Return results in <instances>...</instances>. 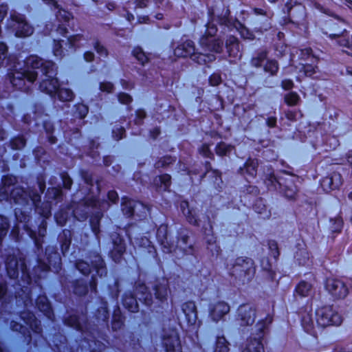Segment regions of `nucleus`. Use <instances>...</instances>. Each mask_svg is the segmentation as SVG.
Returning a JSON list of instances; mask_svg holds the SVG:
<instances>
[{
  "instance_id": "5701e85b",
  "label": "nucleus",
  "mask_w": 352,
  "mask_h": 352,
  "mask_svg": "<svg viewBox=\"0 0 352 352\" xmlns=\"http://www.w3.org/2000/svg\"><path fill=\"white\" fill-rule=\"evenodd\" d=\"M111 239L113 244L111 256L116 262H120V260L126 250L124 240L120 237V234L117 233L112 234Z\"/></svg>"
},
{
  "instance_id": "f03ea898",
  "label": "nucleus",
  "mask_w": 352,
  "mask_h": 352,
  "mask_svg": "<svg viewBox=\"0 0 352 352\" xmlns=\"http://www.w3.org/2000/svg\"><path fill=\"white\" fill-rule=\"evenodd\" d=\"M6 267L8 276L12 279L18 277L19 271L21 280L16 284L15 299L17 306H22L27 309L32 307L31 298L32 277L28 272L22 254L19 250L9 249L7 250Z\"/></svg>"
},
{
  "instance_id": "09e8293b",
  "label": "nucleus",
  "mask_w": 352,
  "mask_h": 352,
  "mask_svg": "<svg viewBox=\"0 0 352 352\" xmlns=\"http://www.w3.org/2000/svg\"><path fill=\"white\" fill-rule=\"evenodd\" d=\"M267 53L266 51H261L257 54L255 57L251 60V65L255 67H260L263 65V62L266 60Z\"/></svg>"
},
{
  "instance_id": "c03bdc74",
  "label": "nucleus",
  "mask_w": 352,
  "mask_h": 352,
  "mask_svg": "<svg viewBox=\"0 0 352 352\" xmlns=\"http://www.w3.org/2000/svg\"><path fill=\"white\" fill-rule=\"evenodd\" d=\"M284 101L288 106H296L300 101V96L295 91H290L284 96Z\"/></svg>"
},
{
  "instance_id": "9b49d317",
  "label": "nucleus",
  "mask_w": 352,
  "mask_h": 352,
  "mask_svg": "<svg viewBox=\"0 0 352 352\" xmlns=\"http://www.w3.org/2000/svg\"><path fill=\"white\" fill-rule=\"evenodd\" d=\"M316 322L321 327L340 326L343 322V316L336 307L325 305L319 307L316 311Z\"/></svg>"
},
{
  "instance_id": "37998d69",
  "label": "nucleus",
  "mask_w": 352,
  "mask_h": 352,
  "mask_svg": "<svg viewBox=\"0 0 352 352\" xmlns=\"http://www.w3.org/2000/svg\"><path fill=\"white\" fill-rule=\"evenodd\" d=\"M74 292L78 296H84L88 292V286L82 280H78L74 283Z\"/></svg>"
},
{
  "instance_id": "473e14b6",
  "label": "nucleus",
  "mask_w": 352,
  "mask_h": 352,
  "mask_svg": "<svg viewBox=\"0 0 352 352\" xmlns=\"http://www.w3.org/2000/svg\"><path fill=\"white\" fill-rule=\"evenodd\" d=\"M180 239H178L177 244L175 245L174 249L173 251H175V249L179 248L184 252V253L186 254H192V246L191 245H188V236L186 234H183L182 232L180 234Z\"/></svg>"
},
{
  "instance_id": "052dcab7",
  "label": "nucleus",
  "mask_w": 352,
  "mask_h": 352,
  "mask_svg": "<svg viewBox=\"0 0 352 352\" xmlns=\"http://www.w3.org/2000/svg\"><path fill=\"white\" fill-rule=\"evenodd\" d=\"M53 53L58 58H62L63 57L64 53L61 41L54 40Z\"/></svg>"
},
{
  "instance_id": "bb28decb",
  "label": "nucleus",
  "mask_w": 352,
  "mask_h": 352,
  "mask_svg": "<svg viewBox=\"0 0 352 352\" xmlns=\"http://www.w3.org/2000/svg\"><path fill=\"white\" fill-rule=\"evenodd\" d=\"M182 311L189 325H195L197 321V310L193 301H188L182 305Z\"/></svg>"
},
{
  "instance_id": "9d476101",
  "label": "nucleus",
  "mask_w": 352,
  "mask_h": 352,
  "mask_svg": "<svg viewBox=\"0 0 352 352\" xmlns=\"http://www.w3.org/2000/svg\"><path fill=\"white\" fill-rule=\"evenodd\" d=\"M19 318L23 321L25 326L12 320L10 322V327L12 331H19L23 335H25L28 332L29 340L32 339L30 331L37 335L41 334L42 331L41 322L29 310L21 312Z\"/></svg>"
},
{
  "instance_id": "72a5a7b5",
  "label": "nucleus",
  "mask_w": 352,
  "mask_h": 352,
  "mask_svg": "<svg viewBox=\"0 0 352 352\" xmlns=\"http://www.w3.org/2000/svg\"><path fill=\"white\" fill-rule=\"evenodd\" d=\"M210 233H206L205 240L208 244V249L212 252V254H218L220 251V248L216 243V237L213 234L212 225H210Z\"/></svg>"
},
{
  "instance_id": "cd10ccee",
  "label": "nucleus",
  "mask_w": 352,
  "mask_h": 352,
  "mask_svg": "<svg viewBox=\"0 0 352 352\" xmlns=\"http://www.w3.org/2000/svg\"><path fill=\"white\" fill-rule=\"evenodd\" d=\"M38 309L42 312L50 320H54V313L47 298L41 295L38 297L36 301Z\"/></svg>"
},
{
  "instance_id": "680f3d73",
  "label": "nucleus",
  "mask_w": 352,
  "mask_h": 352,
  "mask_svg": "<svg viewBox=\"0 0 352 352\" xmlns=\"http://www.w3.org/2000/svg\"><path fill=\"white\" fill-rule=\"evenodd\" d=\"M300 64L302 65V69H303L305 74L307 76H311L316 73V69H318L316 66L314 65V63H312L311 62V63L306 62Z\"/></svg>"
},
{
  "instance_id": "f3484780",
  "label": "nucleus",
  "mask_w": 352,
  "mask_h": 352,
  "mask_svg": "<svg viewBox=\"0 0 352 352\" xmlns=\"http://www.w3.org/2000/svg\"><path fill=\"white\" fill-rule=\"evenodd\" d=\"M162 344L166 352H182L180 339L175 329L164 331Z\"/></svg>"
},
{
  "instance_id": "b1692460",
  "label": "nucleus",
  "mask_w": 352,
  "mask_h": 352,
  "mask_svg": "<svg viewBox=\"0 0 352 352\" xmlns=\"http://www.w3.org/2000/svg\"><path fill=\"white\" fill-rule=\"evenodd\" d=\"M329 36L332 39H337L340 46L346 47L352 51V36L351 41H350L345 29L331 30Z\"/></svg>"
},
{
  "instance_id": "4be33fe9",
  "label": "nucleus",
  "mask_w": 352,
  "mask_h": 352,
  "mask_svg": "<svg viewBox=\"0 0 352 352\" xmlns=\"http://www.w3.org/2000/svg\"><path fill=\"white\" fill-rule=\"evenodd\" d=\"M226 47L230 58H233L231 62H236L240 60L242 56V52L237 38L233 36H230L226 41Z\"/></svg>"
},
{
  "instance_id": "5fc2aeb1",
  "label": "nucleus",
  "mask_w": 352,
  "mask_h": 352,
  "mask_svg": "<svg viewBox=\"0 0 352 352\" xmlns=\"http://www.w3.org/2000/svg\"><path fill=\"white\" fill-rule=\"evenodd\" d=\"M175 159L171 156L167 155L160 158L155 164L156 168H166L173 164Z\"/></svg>"
},
{
  "instance_id": "774afa93",
  "label": "nucleus",
  "mask_w": 352,
  "mask_h": 352,
  "mask_svg": "<svg viewBox=\"0 0 352 352\" xmlns=\"http://www.w3.org/2000/svg\"><path fill=\"white\" fill-rule=\"evenodd\" d=\"M94 47L95 50L99 55L104 57H107L108 56L107 50L102 45H101L99 41H96L94 43Z\"/></svg>"
},
{
  "instance_id": "2eb2a0df",
  "label": "nucleus",
  "mask_w": 352,
  "mask_h": 352,
  "mask_svg": "<svg viewBox=\"0 0 352 352\" xmlns=\"http://www.w3.org/2000/svg\"><path fill=\"white\" fill-rule=\"evenodd\" d=\"M12 28L17 37H27L32 34L34 28L26 21L25 16L14 12L10 14Z\"/></svg>"
},
{
  "instance_id": "c9c22d12",
  "label": "nucleus",
  "mask_w": 352,
  "mask_h": 352,
  "mask_svg": "<svg viewBox=\"0 0 352 352\" xmlns=\"http://www.w3.org/2000/svg\"><path fill=\"white\" fill-rule=\"evenodd\" d=\"M191 59L199 65H206L213 62L216 59V56L212 54H202L195 52L193 55H192Z\"/></svg>"
},
{
  "instance_id": "412c9836",
  "label": "nucleus",
  "mask_w": 352,
  "mask_h": 352,
  "mask_svg": "<svg viewBox=\"0 0 352 352\" xmlns=\"http://www.w3.org/2000/svg\"><path fill=\"white\" fill-rule=\"evenodd\" d=\"M342 184V175L337 172H333L321 180L320 185L325 192L338 189Z\"/></svg>"
},
{
  "instance_id": "c756f323",
  "label": "nucleus",
  "mask_w": 352,
  "mask_h": 352,
  "mask_svg": "<svg viewBox=\"0 0 352 352\" xmlns=\"http://www.w3.org/2000/svg\"><path fill=\"white\" fill-rule=\"evenodd\" d=\"M153 184L159 192L168 191L171 184V177L168 174H163L156 177Z\"/></svg>"
},
{
  "instance_id": "f257e3e1",
  "label": "nucleus",
  "mask_w": 352,
  "mask_h": 352,
  "mask_svg": "<svg viewBox=\"0 0 352 352\" xmlns=\"http://www.w3.org/2000/svg\"><path fill=\"white\" fill-rule=\"evenodd\" d=\"M27 67L23 72L17 71V66L15 63L10 66V69L13 72L8 74L10 83L16 89L23 92H29L36 80L39 70L41 74V81L39 83V89L50 96H58V98L63 102H69L74 98V94L67 88H60L58 78L56 77V67L52 61L44 60L38 56L31 55L25 60Z\"/></svg>"
},
{
  "instance_id": "4d7b16f0",
  "label": "nucleus",
  "mask_w": 352,
  "mask_h": 352,
  "mask_svg": "<svg viewBox=\"0 0 352 352\" xmlns=\"http://www.w3.org/2000/svg\"><path fill=\"white\" fill-rule=\"evenodd\" d=\"M26 141L23 137H16L10 141L11 148L14 150H20L25 146Z\"/></svg>"
},
{
  "instance_id": "6e6d98bb",
  "label": "nucleus",
  "mask_w": 352,
  "mask_h": 352,
  "mask_svg": "<svg viewBox=\"0 0 352 352\" xmlns=\"http://www.w3.org/2000/svg\"><path fill=\"white\" fill-rule=\"evenodd\" d=\"M296 258L299 265H305L309 263V254L306 250H300L296 253Z\"/></svg>"
},
{
  "instance_id": "69168bd1",
  "label": "nucleus",
  "mask_w": 352,
  "mask_h": 352,
  "mask_svg": "<svg viewBox=\"0 0 352 352\" xmlns=\"http://www.w3.org/2000/svg\"><path fill=\"white\" fill-rule=\"evenodd\" d=\"M66 338L63 335H56L54 337L53 342L58 351H60L62 345L66 343Z\"/></svg>"
},
{
  "instance_id": "338daca9",
  "label": "nucleus",
  "mask_w": 352,
  "mask_h": 352,
  "mask_svg": "<svg viewBox=\"0 0 352 352\" xmlns=\"http://www.w3.org/2000/svg\"><path fill=\"white\" fill-rule=\"evenodd\" d=\"M49 198L59 199L62 197V190L58 188H51L47 190Z\"/></svg>"
},
{
  "instance_id": "ddd939ff",
  "label": "nucleus",
  "mask_w": 352,
  "mask_h": 352,
  "mask_svg": "<svg viewBox=\"0 0 352 352\" xmlns=\"http://www.w3.org/2000/svg\"><path fill=\"white\" fill-rule=\"evenodd\" d=\"M85 204L87 207H91L92 208L100 210L99 212H97L96 216L92 217L90 220L91 230L95 234L96 238L99 240L98 234L100 233V219L102 216V211L107 210L110 205L107 201L98 200L94 196L87 199Z\"/></svg>"
},
{
  "instance_id": "ea45409f",
  "label": "nucleus",
  "mask_w": 352,
  "mask_h": 352,
  "mask_svg": "<svg viewBox=\"0 0 352 352\" xmlns=\"http://www.w3.org/2000/svg\"><path fill=\"white\" fill-rule=\"evenodd\" d=\"M311 285L306 281L302 280L300 282L299 284L296 286V292L301 297H307L311 294Z\"/></svg>"
},
{
  "instance_id": "39448f33",
  "label": "nucleus",
  "mask_w": 352,
  "mask_h": 352,
  "mask_svg": "<svg viewBox=\"0 0 352 352\" xmlns=\"http://www.w3.org/2000/svg\"><path fill=\"white\" fill-rule=\"evenodd\" d=\"M230 276L234 278L236 283L245 285L250 283L256 274V265L251 258L239 256L227 264Z\"/></svg>"
},
{
  "instance_id": "49530a36",
  "label": "nucleus",
  "mask_w": 352,
  "mask_h": 352,
  "mask_svg": "<svg viewBox=\"0 0 352 352\" xmlns=\"http://www.w3.org/2000/svg\"><path fill=\"white\" fill-rule=\"evenodd\" d=\"M264 71L269 73L271 76H274L278 71V64L275 60H267L263 65Z\"/></svg>"
},
{
  "instance_id": "4468645a",
  "label": "nucleus",
  "mask_w": 352,
  "mask_h": 352,
  "mask_svg": "<svg viewBox=\"0 0 352 352\" xmlns=\"http://www.w3.org/2000/svg\"><path fill=\"white\" fill-rule=\"evenodd\" d=\"M270 190H280L283 192L285 196L289 199H293L297 194V187L292 181H288L283 186L281 182L278 179L274 173H270L265 181Z\"/></svg>"
},
{
  "instance_id": "7ed1b4c3",
  "label": "nucleus",
  "mask_w": 352,
  "mask_h": 352,
  "mask_svg": "<svg viewBox=\"0 0 352 352\" xmlns=\"http://www.w3.org/2000/svg\"><path fill=\"white\" fill-rule=\"evenodd\" d=\"M96 320L98 322L96 327H92L89 323H87L85 314L80 316L73 314L65 320V324L69 327L81 331L84 335V339L89 345V349L92 348V344L96 346L99 351L101 350V344H103L99 340H106L104 336L101 333L98 326L107 327V320L109 318V311L107 309V302L101 301L100 306L95 314ZM91 352H96L94 349H90Z\"/></svg>"
},
{
  "instance_id": "423d86ee",
  "label": "nucleus",
  "mask_w": 352,
  "mask_h": 352,
  "mask_svg": "<svg viewBox=\"0 0 352 352\" xmlns=\"http://www.w3.org/2000/svg\"><path fill=\"white\" fill-rule=\"evenodd\" d=\"M16 182V177L11 175H6L2 178V186L0 187V201L10 198L15 204L20 205L28 204L30 201H31L33 204H36L40 200L39 195L34 194L31 196L22 188H12Z\"/></svg>"
},
{
  "instance_id": "dca6fc26",
  "label": "nucleus",
  "mask_w": 352,
  "mask_h": 352,
  "mask_svg": "<svg viewBox=\"0 0 352 352\" xmlns=\"http://www.w3.org/2000/svg\"><path fill=\"white\" fill-rule=\"evenodd\" d=\"M326 290L335 298H344L349 292L344 282L336 278H327L325 283Z\"/></svg>"
},
{
  "instance_id": "13d9d810",
  "label": "nucleus",
  "mask_w": 352,
  "mask_h": 352,
  "mask_svg": "<svg viewBox=\"0 0 352 352\" xmlns=\"http://www.w3.org/2000/svg\"><path fill=\"white\" fill-rule=\"evenodd\" d=\"M135 243L139 247L148 248L149 252H151L150 249H154V247L151 245V242L150 241V240L145 236L137 238L135 241Z\"/></svg>"
},
{
  "instance_id": "a878e982",
  "label": "nucleus",
  "mask_w": 352,
  "mask_h": 352,
  "mask_svg": "<svg viewBox=\"0 0 352 352\" xmlns=\"http://www.w3.org/2000/svg\"><path fill=\"white\" fill-rule=\"evenodd\" d=\"M195 53V47L193 41L187 40L179 44L174 50L175 56L177 57H190Z\"/></svg>"
},
{
  "instance_id": "6e6552de",
  "label": "nucleus",
  "mask_w": 352,
  "mask_h": 352,
  "mask_svg": "<svg viewBox=\"0 0 352 352\" xmlns=\"http://www.w3.org/2000/svg\"><path fill=\"white\" fill-rule=\"evenodd\" d=\"M272 322V317L270 315H267L265 319L259 320L256 323L254 332L247 340L242 352H264L262 340Z\"/></svg>"
},
{
  "instance_id": "3c124183",
  "label": "nucleus",
  "mask_w": 352,
  "mask_h": 352,
  "mask_svg": "<svg viewBox=\"0 0 352 352\" xmlns=\"http://www.w3.org/2000/svg\"><path fill=\"white\" fill-rule=\"evenodd\" d=\"M301 59L306 60H309L312 63H317L318 58L312 54V50L309 47L302 49L300 50Z\"/></svg>"
},
{
  "instance_id": "aec40b11",
  "label": "nucleus",
  "mask_w": 352,
  "mask_h": 352,
  "mask_svg": "<svg viewBox=\"0 0 352 352\" xmlns=\"http://www.w3.org/2000/svg\"><path fill=\"white\" fill-rule=\"evenodd\" d=\"M157 239L161 245L163 252L165 253H170L175 247L174 241L168 237V226L162 224L157 230Z\"/></svg>"
},
{
  "instance_id": "de8ad7c7",
  "label": "nucleus",
  "mask_w": 352,
  "mask_h": 352,
  "mask_svg": "<svg viewBox=\"0 0 352 352\" xmlns=\"http://www.w3.org/2000/svg\"><path fill=\"white\" fill-rule=\"evenodd\" d=\"M85 40V39L82 34H76L70 36L67 39L69 47L71 49L80 47L82 45L81 41Z\"/></svg>"
},
{
  "instance_id": "864d4df0",
  "label": "nucleus",
  "mask_w": 352,
  "mask_h": 352,
  "mask_svg": "<svg viewBox=\"0 0 352 352\" xmlns=\"http://www.w3.org/2000/svg\"><path fill=\"white\" fill-rule=\"evenodd\" d=\"M232 148L233 147L231 145L220 142L216 146V153L219 156L227 155L232 151Z\"/></svg>"
},
{
  "instance_id": "a19ab883",
  "label": "nucleus",
  "mask_w": 352,
  "mask_h": 352,
  "mask_svg": "<svg viewBox=\"0 0 352 352\" xmlns=\"http://www.w3.org/2000/svg\"><path fill=\"white\" fill-rule=\"evenodd\" d=\"M123 324H124L123 318L121 315L120 309L118 308V309L115 310L113 315V319H112V323H111L112 329L113 331H117L118 329H120L121 327L123 326Z\"/></svg>"
},
{
  "instance_id": "4c0bfd02",
  "label": "nucleus",
  "mask_w": 352,
  "mask_h": 352,
  "mask_svg": "<svg viewBox=\"0 0 352 352\" xmlns=\"http://www.w3.org/2000/svg\"><path fill=\"white\" fill-rule=\"evenodd\" d=\"M301 324L306 332L311 334L314 333V322L311 313L305 312L302 316Z\"/></svg>"
},
{
  "instance_id": "bf43d9fd",
  "label": "nucleus",
  "mask_w": 352,
  "mask_h": 352,
  "mask_svg": "<svg viewBox=\"0 0 352 352\" xmlns=\"http://www.w3.org/2000/svg\"><path fill=\"white\" fill-rule=\"evenodd\" d=\"M76 267L84 275H88L91 272L89 264L81 260L76 262Z\"/></svg>"
},
{
  "instance_id": "c85d7f7f",
  "label": "nucleus",
  "mask_w": 352,
  "mask_h": 352,
  "mask_svg": "<svg viewBox=\"0 0 352 352\" xmlns=\"http://www.w3.org/2000/svg\"><path fill=\"white\" fill-rule=\"evenodd\" d=\"M92 268L96 270V274L102 278L107 274L105 263L101 256L98 254H94L91 259Z\"/></svg>"
},
{
  "instance_id": "e433bc0d",
  "label": "nucleus",
  "mask_w": 352,
  "mask_h": 352,
  "mask_svg": "<svg viewBox=\"0 0 352 352\" xmlns=\"http://www.w3.org/2000/svg\"><path fill=\"white\" fill-rule=\"evenodd\" d=\"M258 161L256 159H248L244 165V168H241L243 173L244 171L251 177H255L257 172Z\"/></svg>"
},
{
  "instance_id": "2f4dec72",
  "label": "nucleus",
  "mask_w": 352,
  "mask_h": 352,
  "mask_svg": "<svg viewBox=\"0 0 352 352\" xmlns=\"http://www.w3.org/2000/svg\"><path fill=\"white\" fill-rule=\"evenodd\" d=\"M180 206L183 214L186 217L187 221L193 226H198L199 223L195 211L190 209L188 203L186 201H182Z\"/></svg>"
},
{
  "instance_id": "603ef678",
  "label": "nucleus",
  "mask_w": 352,
  "mask_h": 352,
  "mask_svg": "<svg viewBox=\"0 0 352 352\" xmlns=\"http://www.w3.org/2000/svg\"><path fill=\"white\" fill-rule=\"evenodd\" d=\"M133 54L135 57V58L139 61V63L142 65H144L148 60L147 56L143 52L141 47H135L133 50Z\"/></svg>"
},
{
  "instance_id": "f8f14e48",
  "label": "nucleus",
  "mask_w": 352,
  "mask_h": 352,
  "mask_svg": "<svg viewBox=\"0 0 352 352\" xmlns=\"http://www.w3.org/2000/svg\"><path fill=\"white\" fill-rule=\"evenodd\" d=\"M217 32L215 25L210 22L207 25L206 34L199 41L200 45L206 50L221 53L223 51V42L220 39L212 38Z\"/></svg>"
},
{
  "instance_id": "20e7f679",
  "label": "nucleus",
  "mask_w": 352,
  "mask_h": 352,
  "mask_svg": "<svg viewBox=\"0 0 352 352\" xmlns=\"http://www.w3.org/2000/svg\"><path fill=\"white\" fill-rule=\"evenodd\" d=\"M38 187L39 188L40 192H28V194H30L31 196H32L34 194H38L41 197V194H43L45 189V182L43 179H38ZM41 202V199L36 203V204H33V203L30 201L28 204H23L22 206H24V208H16L15 209V216L16 219L20 223H24L23 224V228L27 231L28 234L30 236L32 239L34 240L35 246L36 247L37 250L39 251L42 248V243L43 241H41L40 239H38L36 236V233L32 230L29 226L28 225V223L30 220V217L29 215H27L25 214V211L23 212L22 210H26L27 206H30V209L32 210V208H35L37 212H38L41 215H42L45 218H47L51 215V207L50 205L47 203L44 204L43 209H41L38 204Z\"/></svg>"
},
{
  "instance_id": "7c9ffc66",
  "label": "nucleus",
  "mask_w": 352,
  "mask_h": 352,
  "mask_svg": "<svg viewBox=\"0 0 352 352\" xmlns=\"http://www.w3.org/2000/svg\"><path fill=\"white\" fill-rule=\"evenodd\" d=\"M168 289V280L166 279H162L154 287L155 298L162 302H163L164 300H166Z\"/></svg>"
},
{
  "instance_id": "6ab92c4d",
  "label": "nucleus",
  "mask_w": 352,
  "mask_h": 352,
  "mask_svg": "<svg viewBox=\"0 0 352 352\" xmlns=\"http://www.w3.org/2000/svg\"><path fill=\"white\" fill-rule=\"evenodd\" d=\"M256 319V310L249 304L241 305L237 310V320L241 326L252 325Z\"/></svg>"
},
{
  "instance_id": "393cba45",
  "label": "nucleus",
  "mask_w": 352,
  "mask_h": 352,
  "mask_svg": "<svg viewBox=\"0 0 352 352\" xmlns=\"http://www.w3.org/2000/svg\"><path fill=\"white\" fill-rule=\"evenodd\" d=\"M229 343L224 336H218L214 346H210L207 342H204L201 348L204 352H228Z\"/></svg>"
},
{
  "instance_id": "e2e57ef3",
  "label": "nucleus",
  "mask_w": 352,
  "mask_h": 352,
  "mask_svg": "<svg viewBox=\"0 0 352 352\" xmlns=\"http://www.w3.org/2000/svg\"><path fill=\"white\" fill-rule=\"evenodd\" d=\"M287 8V13L288 15L292 18H295L294 13L296 12H299L300 13V16L302 18L304 17L305 15V8L302 7L300 5L296 6L295 7H289L288 4H286Z\"/></svg>"
},
{
  "instance_id": "0e129e2a",
  "label": "nucleus",
  "mask_w": 352,
  "mask_h": 352,
  "mask_svg": "<svg viewBox=\"0 0 352 352\" xmlns=\"http://www.w3.org/2000/svg\"><path fill=\"white\" fill-rule=\"evenodd\" d=\"M56 18L60 21L68 22L72 19V14L67 10L59 9Z\"/></svg>"
},
{
  "instance_id": "a211bd4d",
  "label": "nucleus",
  "mask_w": 352,
  "mask_h": 352,
  "mask_svg": "<svg viewBox=\"0 0 352 352\" xmlns=\"http://www.w3.org/2000/svg\"><path fill=\"white\" fill-rule=\"evenodd\" d=\"M230 311L228 303L223 300L212 302L209 307V315L212 320L219 322Z\"/></svg>"
},
{
  "instance_id": "f704fd0d",
  "label": "nucleus",
  "mask_w": 352,
  "mask_h": 352,
  "mask_svg": "<svg viewBox=\"0 0 352 352\" xmlns=\"http://www.w3.org/2000/svg\"><path fill=\"white\" fill-rule=\"evenodd\" d=\"M61 252L63 255L69 250L72 241V232L64 230L59 236Z\"/></svg>"
},
{
  "instance_id": "0eeeda50",
  "label": "nucleus",
  "mask_w": 352,
  "mask_h": 352,
  "mask_svg": "<svg viewBox=\"0 0 352 352\" xmlns=\"http://www.w3.org/2000/svg\"><path fill=\"white\" fill-rule=\"evenodd\" d=\"M36 263L32 275L34 283L38 285V280L42 278L41 273H45L50 269L58 272L61 269L60 256L54 247L49 246L45 249L44 258L38 255Z\"/></svg>"
},
{
  "instance_id": "8fccbe9b",
  "label": "nucleus",
  "mask_w": 352,
  "mask_h": 352,
  "mask_svg": "<svg viewBox=\"0 0 352 352\" xmlns=\"http://www.w3.org/2000/svg\"><path fill=\"white\" fill-rule=\"evenodd\" d=\"M43 126L48 135V140L51 144H54L56 142V138L52 135L54 131V126L52 123L47 120H43Z\"/></svg>"
},
{
  "instance_id": "79ce46f5",
  "label": "nucleus",
  "mask_w": 352,
  "mask_h": 352,
  "mask_svg": "<svg viewBox=\"0 0 352 352\" xmlns=\"http://www.w3.org/2000/svg\"><path fill=\"white\" fill-rule=\"evenodd\" d=\"M89 108L87 105L78 103L75 105V111L74 116L76 118H78L79 121L82 122V120L85 118L88 113Z\"/></svg>"
},
{
  "instance_id": "58836bf2",
  "label": "nucleus",
  "mask_w": 352,
  "mask_h": 352,
  "mask_svg": "<svg viewBox=\"0 0 352 352\" xmlns=\"http://www.w3.org/2000/svg\"><path fill=\"white\" fill-rule=\"evenodd\" d=\"M135 203L134 201L123 197L122 199V210L125 215L131 217L134 213Z\"/></svg>"
},
{
  "instance_id": "a18cd8bd",
  "label": "nucleus",
  "mask_w": 352,
  "mask_h": 352,
  "mask_svg": "<svg viewBox=\"0 0 352 352\" xmlns=\"http://www.w3.org/2000/svg\"><path fill=\"white\" fill-rule=\"evenodd\" d=\"M11 58H8V47L3 43H0V64L2 66L8 67Z\"/></svg>"
},
{
  "instance_id": "1a4fd4ad",
  "label": "nucleus",
  "mask_w": 352,
  "mask_h": 352,
  "mask_svg": "<svg viewBox=\"0 0 352 352\" xmlns=\"http://www.w3.org/2000/svg\"><path fill=\"white\" fill-rule=\"evenodd\" d=\"M134 292L135 294L126 293L123 298V305L129 311L136 312L138 311L137 298L146 306L152 305V295L148 292V289L144 283H136Z\"/></svg>"
}]
</instances>
